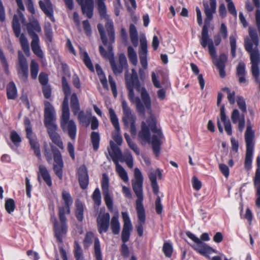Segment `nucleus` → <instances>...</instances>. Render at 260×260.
Masks as SVG:
<instances>
[{
  "instance_id": "1",
  "label": "nucleus",
  "mask_w": 260,
  "mask_h": 260,
  "mask_svg": "<svg viewBox=\"0 0 260 260\" xmlns=\"http://www.w3.org/2000/svg\"><path fill=\"white\" fill-rule=\"evenodd\" d=\"M112 47L108 46V51L102 46H99L100 54L104 58L109 59V62L114 75L117 76L126 70L125 81L126 89L128 90V98L129 101L135 104L136 110L142 117L145 115V108L151 110V99L149 93L144 87H141L138 74L135 69H132L131 75L127 74L128 64L126 58L123 54L119 56L118 63H117L112 52Z\"/></svg>"
},
{
  "instance_id": "2",
  "label": "nucleus",
  "mask_w": 260,
  "mask_h": 260,
  "mask_svg": "<svg viewBox=\"0 0 260 260\" xmlns=\"http://www.w3.org/2000/svg\"><path fill=\"white\" fill-rule=\"evenodd\" d=\"M203 5L206 18L205 24L202 28L201 38L200 40V44L204 48L208 46L209 54L213 60V63L217 68L225 67L228 57L223 53L220 54L218 57H217L216 49L213 45V40L209 37L208 26L207 25L213 19V15L216 12V0H209V4L208 2H203Z\"/></svg>"
},
{
  "instance_id": "3",
  "label": "nucleus",
  "mask_w": 260,
  "mask_h": 260,
  "mask_svg": "<svg viewBox=\"0 0 260 260\" xmlns=\"http://www.w3.org/2000/svg\"><path fill=\"white\" fill-rule=\"evenodd\" d=\"M151 113L152 110H147ZM139 139L143 142L151 143L152 148L156 157L160 154L162 140L164 135L161 129L157 127V121L155 116L151 113L146 121H143L141 124V129L138 133Z\"/></svg>"
},
{
  "instance_id": "4",
  "label": "nucleus",
  "mask_w": 260,
  "mask_h": 260,
  "mask_svg": "<svg viewBox=\"0 0 260 260\" xmlns=\"http://www.w3.org/2000/svg\"><path fill=\"white\" fill-rule=\"evenodd\" d=\"M61 84L64 98L61 105L60 127L64 133H67L70 138L75 141L77 134V126L73 120H70V113L69 107V98L71 93L70 86L66 78L62 76Z\"/></svg>"
},
{
  "instance_id": "5",
  "label": "nucleus",
  "mask_w": 260,
  "mask_h": 260,
  "mask_svg": "<svg viewBox=\"0 0 260 260\" xmlns=\"http://www.w3.org/2000/svg\"><path fill=\"white\" fill-rule=\"evenodd\" d=\"M61 195L62 199L64 202V205L58 207L59 222L56 218L53 222L55 237L59 243L63 242V237L67 233L68 226L66 214H70V207L73 204V200L69 192L63 190Z\"/></svg>"
},
{
  "instance_id": "6",
  "label": "nucleus",
  "mask_w": 260,
  "mask_h": 260,
  "mask_svg": "<svg viewBox=\"0 0 260 260\" xmlns=\"http://www.w3.org/2000/svg\"><path fill=\"white\" fill-rule=\"evenodd\" d=\"M44 123L47 129L49 137L53 144L59 148H64L63 142L59 134L57 133V125L56 121V112L53 106L47 101L44 102Z\"/></svg>"
},
{
  "instance_id": "7",
  "label": "nucleus",
  "mask_w": 260,
  "mask_h": 260,
  "mask_svg": "<svg viewBox=\"0 0 260 260\" xmlns=\"http://www.w3.org/2000/svg\"><path fill=\"white\" fill-rule=\"evenodd\" d=\"M110 145L111 151L108 150L109 155L116 165V171L120 178L125 182L128 181V177L126 171L118 164V161H125L127 166L132 168L134 166V161L132 153L129 151L126 152L122 154L119 148L112 141H110Z\"/></svg>"
},
{
  "instance_id": "8",
  "label": "nucleus",
  "mask_w": 260,
  "mask_h": 260,
  "mask_svg": "<svg viewBox=\"0 0 260 260\" xmlns=\"http://www.w3.org/2000/svg\"><path fill=\"white\" fill-rule=\"evenodd\" d=\"M43 153L47 161L51 163L53 158V169L55 175L60 179H62L64 166L62 157L59 150L52 143L45 142L43 144Z\"/></svg>"
},
{
  "instance_id": "9",
  "label": "nucleus",
  "mask_w": 260,
  "mask_h": 260,
  "mask_svg": "<svg viewBox=\"0 0 260 260\" xmlns=\"http://www.w3.org/2000/svg\"><path fill=\"white\" fill-rule=\"evenodd\" d=\"M185 234L189 239L195 243L191 247L199 253L206 256L208 259H210V257L209 255L212 253L216 252L215 250L203 242L208 241L210 240L208 233H204L202 234L200 237V239H199L190 231L186 232Z\"/></svg>"
},
{
  "instance_id": "10",
  "label": "nucleus",
  "mask_w": 260,
  "mask_h": 260,
  "mask_svg": "<svg viewBox=\"0 0 260 260\" xmlns=\"http://www.w3.org/2000/svg\"><path fill=\"white\" fill-rule=\"evenodd\" d=\"M28 34L32 39L31 48L34 53L40 58H43L44 54L39 45L40 40L38 35L36 33L41 31V27L37 20L29 22L26 24Z\"/></svg>"
},
{
  "instance_id": "11",
  "label": "nucleus",
  "mask_w": 260,
  "mask_h": 260,
  "mask_svg": "<svg viewBox=\"0 0 260 260\" xmlns=\"http://www.w3.org/2000/svg\"><path fill=\"white\" fill-rule=\"evenodd\" d=\"M254 138V132L252 130L251 125H248L245 134L246 150L244 160V167L247 171H249L252 167V157L254 147V143L253 142Z\"/></svg>"
},
{
  "instance_id": "12",
  "label": "nucleus",
  "mask_w": 260,
  "mask_h": 260,
  "mask_svg": "<svg viewBox=\"0 0 260 260\" xmlns=\"http://www.w3.org/2000/svg\"><path fill=\"white\" fill-rule=\"evenodd\" d=\"M236 101L238 106L242 114L240 115L238 109H234L231 114V120L234 124H238V130L240 132H242L245 125L244 114L247 112L246 105L244 98L242 96H237Z\"/></svg>"
},
{
  "instance_id": "13",
  "label": "nucleus",
  "mask_w": 260,
  "mask_h": 260,
  "mask_svg": "<svg viewBox=\"0 0 260 260\" xmlns=\"http://www.w3.org/2000/svg\"><path fill=\"white\" fill-rule=\"evenodd\" d=\"M70 107L74 115L78 114L77 119L80 124L87 127L90 123L91 113L85 114L83 111H80V106L79 101L76 93H73L70 99Z\"/></svg>"
},
{
  "instance_id": "14",
  "label": "nucleus",
  "mask_w": 260,
  "mask_h": 260,
  "mask_svg": "<svg viewBox=\"0 0 260 260\" xmlns=\"http://www.w3.org/2000/svg\"><path fill=\"white\" fill-rule=\"evenodd\" d=\"M135 181L133 182V189L137 199L136 201V209H144L143 205V178L140 171L136 168L135 170Z\"/></svg>"
},
{
  "instance_id": "15",
  "label": "nucleus",
  "mask_w": 260,
  "mask_h": 260,
  "mask_svg": "<svg viewBox=\"0 0 260 260\" xmlns=\"http://www.w3.org/2000/svg\"><path fill=\"white\" fill-rule=\"evenodd\" d=\"M12 28L17 38H19L20 44L24 53L28 56L30 54V49L27 39L24 34H21V26L18 16L14 15L12 20Z\"/></svg>"
},
{
  "instance_id": "16",
  "label": "nucleus",
  "mask_w": 260,
  "mask_h": 260,
  "mask_svg": "<svg viewBox=\"0 0 260 260\" xmlns=\"http://www.w3.org/2000/svg\"><path fill=\"white\" fill-rule=\"evenodd\" d=\"M24 125L26 137L29 140L31 148L34 150L36 156L40 159L41 157L40 144L36 139H33L32 137L33 134L32 126L28 117H25L24 118Z\"/></svg>"
},
{
  "instance_id": "17",
  "label": "nucleus",
  "mask_w": 260,
  "mask_h": 260,
  "mask_svg": "<svg viewBox=\"0 0 260 260\" xmlns=\"http://www.w3.org/2000/svg\"><path fill=\"white\" fill-rule=\"evenodd\" d=\"M122 108L123 110V116L122 121L125 126L130 127V132L132 135H135L136 133V116L132 114V110L128 106L125 101L122 102Z\"/></svg>"
},
{
  "instance_id": "18",
  "label": "nucleus",
  "mask_w": 260,
  "mask_h": 260,
  "mask_svg": "<svg viewBox=\"0 0 260 260\" xmlns=\"http://www.w3.org/2000/svg\"><path fill=\"white\" fill-rule=\"evenodd\" d=\"M101 187L104 196V201L110 211H112L113 207V202L109 192V180L106 174H103L101 181Z\"/></svg>"
},
{
  "instance_id": "19",
  "label": "nucleus",
  "mask_w": 260,
  "mask_h": 260,
  "mask_svg": "<svg viewBox=\"0 0 260 260\" xmlns=\"http://www.w3.org/2000/svg\"><path fill=\"white\" fill-rule=\"evenodd\" d=\"M18 67L17 73L19 77L24 82H26L28 76V66L26 57L21 52H18Z\"/></svg>"
},
{
  "instance_id": "20",
  "label": "nucleus",
  "mask_w": 260,
  "mask_h": 260,
  "mask_svg": "<svg viewBox=\"0 0 260 260\" xmlns=\"http://www.w3.org/2000/svg\"><path fill=\"white\" fill-rule=\"evenodd\" d=\"M121 214L123 221V226L121 232V240L123 243H126L129 241L131 232L133 229V225L128 213L126 212H122Z\"/></svg>"
},
{
  "instance_id": "21",
  "label": "nucleus",
  "mask_w": 260,
  "mask_h": 260,
  "mask_svg": "<svg viewBox=\"0 0 260 260\" xmlns=\"http://www.w3.org/2000/svg\"><path fill=\"white\" fill-rule=\"evenodd\" d=\"M110 215L108 212L100 213L96 219L98 232L100 234L106 233L110 225Z\"/></svg>"
},
{
  "instance_id": "22",
  "label": "nucleus",
  "mask_w": 260,
  "mask_h": 260,
  "mask_svg": "<svg viewBox=\"0 0 260 260\" xmlns=\"http://www.w3.org/2000/svg\"><path fill=\"white\" fill-rule=\"evenodd\" d=\"M256 162L257 168L256 170L253 182L256 191L255 204L256 206L260 207V155L257 156Z\"/></svg>"
},
{
  "instance_id": "23",
  "label": "nucleus",
  "mask_w": 260,
  "mask_h": 260,
  "mask_svg": "<svg viewBox=\"0 0 260 260\" xmlns=\"http://www.w3.org/2000/svg\"><path fill=\"white\" fill-rule=\"evenodd\" d=\"M77 175L80 188L82 189H86L89 184V177L87 168L85 165H82L79 168Z\"/></svg>"
},
{
  "instance_id": "24",
  "label": "nucleus",
  "mask_w": 260,
  "mask_h": 260,
  "mask_svg": "<svg viewBox=\"0 0 260 260\" xmlns=\"http://www.w3.org/2000/svg\"><path fill=\"white\" fill-rule=\"evenodd\" d=\"M39 5L41 9L46 16H47L52 22H54L55 19L53 15L54 11L53 5L50 0H43V1L41 0L39 2Z\"/></svg>"
},
{
  "instance_id": "25",
  "label": "nucleus",
  "mask_w": 260,
  "mask_h": 260,
  "mask_svg": "<svg viewBox=\"0 0 260 260\" xmlns=\"http://www.w3.org/2000/svg\"><path fill=\"white\" fill-rule=\"evenodd\" d=\"M41 177L48 187L52 186V182L51 175L47 168L43 165H40L39 166V171L37 173V179L40 183H41Z\"/></svg>"
},
{
  "instance_id": "26",
  "label": "nucleus",
  "mask_w": 260,
  "mask_h": 260,
  "mask_svg": "<svg viewBox=\"0 0 260 260\" xmlns=\"http://www.w3.org/2000/svg\"><path fill=\"white\" fill-rule=\"evenodd\" d=\"M78 4L81 6L82 13L86 14L88 18H91L94 9L93 0H82V3Z\"/></svg>"
},
{
  "instance_id": "27",
  "label": "nucleus",
  "mask_w": 260,
  "mask_h": 260,
  "mask_svg": "<svg viewBox=\"0 0 260 260\" xmlns=\"http://www.w3.org/2000/svg\"><path fill=\"white\" fill-rule=\"evenodd\" d=\"M138 218V223L136 225V229L138 235L142 237L143 235V225L145 223L146 215L144 209H136Z\"/></svg>"
},
{
  "instance_id": "28",
  "label": "nucleus",
  "mask_w": 260,
  "mask_h": 260,
  "mask_svg": "<svg viewBox=\"0 0 260 260\" xmlns=\"http://www.w3.org/2000/svg\"><path fill=\"white\" fill-rule=\"evenodd\" d=\"M245 64L244 62H239L236 69V75L238 77V81L239 83H245L246 82L245 78Z\"/></svg>"
},
{
  "instance_id": "29",
  "label": "nucleus",
  "mask_w": 260,
  "mask_h": 260,
  "mask_svg": "<svg viewBox=\"0 0 260 260\" xmlns=\"http://www.w3.org/2000/svg\"><path fill=\"white\" fill-rule=\"evenodd\" d=\"M129 34L132 45L134 47H137L139 44L138 32L134 24L131 23L129 25Z\"/></svg>"
},
{
  "instance_id": "30",
  "label": "nucleus",
  "mask_w": 260,
  "mask_h": 260,
  "mask_svg": "<svg viewBox=\"0 0 260 260\" xmlns=\"http://www.w3.org/2000/svg\"><path fill=\"white\" fill-rule=\"evenodd\" d=\"M7 97L8 100H14L17 95V90L14 82H10L6 88Z\"/></svg>"
},
{
  "instance_id": "31",
  "label": "nucleus",
  "mask_w": 260,
  "mask_h": 260,
  "mask_svg": "<svg viewBox=\"0 0 260 260\" xmlns=\"http://www.w3.org/2000/svg\"><path fill=\"white\" fill-rule=\"evenodd\" d=\"M110 227L112 233L117 235H118L120 231V224L118 219V216L117 215H114L112 216L111 222Z\"/></svg>"
},
{
  "instance_id": "32",
  "label": "nucleus",
  "mask_w": 260,
  "mask_h": 260,
  "mask_svg": "<svg viewBox=\"0 0 260 260\" xmlns=\"http://www.w3.org/2000/svg\"><path fill=\"white\" fill-rule=\"evenodd\" d=\"M95 69L103 88L105 89L108 90L109 87L107 83V80L102 69L99 64H96L95 65Z\"/></svg>"
},
{
  "instance_id": "33",
  "label": "nucleus",
  "mask_w": 260,
  "mask_h": 260,
  "mask_svg": "<svg viewBox=\"0 0 260 260\" xmlns=\"http://www.w3.org/2000/svg\"><path fill=\"white\" fill-rule=\"evenodd\" d=\"M109 113L110 115V120L112 125L114 127L117 132H119L120 129L119 121L114 110L112 108H110L109 109Z\"/></svg>"
},
{
  "instance_id": "34",
  "label": "nucleus",
  "mask_w": 260,
  "mask_h": 260,
  "mask_svg": "<svg viewBox=\"0 0 260 260\" xmlns=\"http://www.w3.org/2000/svg\"><path fill=\"white\" fill-rule=\"evenodd\" d=\"M105 1L106 0H95L99 13L102 18H106L107 15V8L105 3Z\"/></svg>"
},
{
  "instance_id": "35",
  "label": "nucleus",
  "mask_w": 260,
  "mask_h": 260,
  "mask_svg": "<svg viewBox=\"0 0 260 260\" xmlns=\"http://www.w3.org/2000/svg\"><path fill=\"white\" fill-rule=\"evenodd\" d=\"M74 254L76 260H85L82 248L76 241L74 242Z\"/></svg>"
},
{
  "instance_id": "36",
  "label": "nucleus",
  "mask_w": 260,
  "mask_h": 260,
  "mask_svg": "<svg viewBox=\"0 0 260 260\" xmlns=\"http://www.w3.org/2000/svg\"><path fill=\"white\" fill-rule=\"evenodd\" d=\"M105 27L109 38L110 42L113 43L115 41V30L113 23L107 22L105 24Z\"/></svg>"
},
{
  "instance_id": "37",
  "label": "nucleus",
  "mask_w": 260,
  "mask_h": 260,
  "mask_svg": "<svg viewBox=\"0 0 260 260\" xmlns=\"http://www.w3.org/2000/svg\"><path fill=\"white\" fill-rule=\"evenodd\" d=\"M94 257L96 260H103L100 242L98 237L94 240Z\"/></svg>"
},
{
  "instance_id": "38",
  "label": "nucleus",
  "mask_w": 260,
  "mask_h": 260,
  "mask_svg": "<svg viewBox=\"0 0 260 260\" xmlns=\"http://www.w3.org/2000/svg\"><path fill=\"white\" fill-rule=\"evenodd\" d=\"M127 56L130 62L136 66L138 62L137 55L136 51L131 46L127 47Z\"/></svg>"
},
{
  "instance_id": "39",
  "label": "nucleus",
  "mask_w": 260,
  "mask_h": 260,
  "mask_svg": "<svg viewBox=\"0 0 260 260\" xmlns=\"http://www.w3.org/2000/svg\"><path fill=\"white\" fill-rule=\"evenodd\" d=\"M91 142L94 150L97 151L99 148L100 137L98 132H92L90 135Z\"/></svg>"
},
{
  "instance_id": "40",
  "label": "nucleus",
  "mask_w": 260,
  "mask_h": 260,
  "mask_svg": "<svg viewBox=\"0 0 260 260\" xmlns=\"http://www.w3.org/2000/svg\"><path fill=\"white\" fill-rule=\"evenodd\" d=\"M30 76L32 79H36L39 71V66L37 62L32 59L30 64Z\"/></svg>"
},
{
  "instance_id": "41",
  "label": "nucleus",
  "mask_w": 260,
  "mask_h": 260,
  "mask_svg": "<svg viewBox=\"0 0 260 260\" xmlns=\"http://www.w3.org/2000/svg\"><path fill=\"white\" fill-rule=\"evenodd\" d=\"M81 57L86 67L91 72H94V67L88 53L86 51L83 52L81 54Z\"/></svg>"
},
{
  "instance_id": "42",
  "label": "nucleus",
  "mask_w": 260,
  "mask_h": 260,
  "mask_svg": "<svg viewBox=\"0 0 260 260\" xmlns=\"http://www.w3.org/2000/svg\"><path fill=\"white\" fill-rule=\"evenodd\" d=\"M256 8L255 21L258 31L260 32V0H252Z\"/></svg>"
},
{
  "instance_id": "43",
  "label": "nucleus",
  "mask_w": 260,
  "mask_h": 260,
  "mask_svg": "<svg viewBox=\"0 0 260 260\" xmlns=\"http://www.w3.org/2000/svg\"><path fill=\"white\" fill-rule=\"evenodd\" d=\"M84 207L82 203L76 204V209L75 211V215L77 220L81 222L83 220Z\"/></svg>"
},
{
  "instance_id": "44",
  "label": "nucleus",
  "mask_w": 260,
  "mask_h": 260,
  "mask_svg": "<svg viewBox=\"0 0 260 260\" xmlns=\"http://www.w3.org/2000/svg\"><path fill=\"white\" fill-rule=\"evenodd\" d=\"M44 33L47 41L51 43L53 40V34L52 26L49 22L46 24L44 26Z\"/></svg>"
},
{
  "instance_id": "45",
  "label": "nucleus",
  "mask_w": 260,
  "mask_h": 260,
  "mask_svg": "<svg viewBox=\"0 0 260 260\" xmlns=\"http://www.w3.org/2000/svg\"><path fill=\"white\" fill-rule=\"evenodd\" d=\"M162 251L167 257H171L173 252L172 244L169 242H165L162 246Z\"/></svg>"
},
{
  "instance_id": "46",
  "label": "nucleus",
  "mask_w": 260,
  "mask_h": 260,
  "mask_svg": "<svg viewBox=\"0 0 260 260\" xmlns=\"http://www.w3.org/2000/svg\"><path fill=\"white\" fill-rule=\"evenodd\" d=\"M5 207L6 210L8 213L11 214L14 212L16 208L14 200L10 198L6 199L5 201Z\"/></svg>"
},
{
  "instance_id": "47",
  "label": "nucleus",
  "mask_w": 260,
  "mask_h": 260,
  "mask_svg": "<svg viewBox=\"0 0 260 260\" xmlns=\"http://www.w3.org/2000/svg\"><path fill=\"white\" fill-rule=\"evenodd\" d=\"M10 139L14 145L18 147L21 142V138L18 134L15 131H13L10 134Z\"/></svg>"
},
{
  "instance_id": "48",
  "label": "nucleus",
  "mask_w": 260,
  "mask_h": 260,
  "mask_svg": "<svg viewBox=\"0 0 260 260\" xmlns=\"http://www.w3.org/2000/svg\"><path fill=\"white\" fill-rule=\"evenodd\" d=\"M0 60L4 68L5 73L7 75L9 73V64L6 57L2 49L0 48Z\"/></svg>"
},
{
  "instance_id": "49",
  "label": "nucleus",
  "mask_w": 260,
  "mask_h": 260,
  "mask_svg": "<svg viewBox=\"0 0 260 260\" xmlns=\"http://www.w3.org/2000/svg\"><path fill=\"white\" fill-rule=\"evenodd\" d=\"M92 199L94 204L96 206H99L101 203V194L100 189L97 187L94 190Z\"/></svg>"
},
{
  "instance_id": "50",
  "label": "nucleus",
  "mask_w": 260,
  "mask_h": 260,
  "mask_svg": "<svg viewBox=\"0 0 260 260\" xmlns=\"http://www.w3.org/2000/svg\"><path fill=\"white\" fill-rule=\"evenodd\" d=\"M97 27L100 35L102 42L105 46H106L108 44V39L106 35L104 28L101 24H99Z\"/></svg>"
},
{
  "instance_id": "51",
  "label": "nucleus",
  "mask_w": 260,
  "mask_h": 260,
  "mask_svg": "<svg viewBox=\"0 0 260 260\" xmlns=\"http://www.w3.org/2000/svg\"><path fill=\"white\" fill-rule=\"evenodd\" d=\"M230 43L231 46V53L233 58L236 55V39L234 36L230 37Z\"/></svg>"
},
{
  "instance_id": "52",
  "label": "nucleus",
  "mask_w": 260,
  "mask_h": 260,
  "mask_svg": "<svg viewBox=\"0 0 260 260\" xmlns=\"http://www.w3.org/2000/svg\"><path fill=\"white\" fill-rule=\"evenodd\" d=\"M140 48L139 53L147 54V42L145 37H142L140 40Z\"/></svg>"
},
{
  "instance_id": "53",
  "label": "nucleus",
  "mask_w": 260,
  "mask_h": 260,
  "mask_svg": "<svg viewBox=\"0 0 260 260\" xmlns=\"http://www.w3.org/2000/svg\"><path fill=\"white\" fill-rule=\"evenodd\" d=\"M108 80L113 96L116 98L117 95L116 82L111 75H109Z\"/></svg>"
},
{
  "instance_id": "54",
  "label": "nucleus",
  "mask_w": 260,
  "mask_h": 260,
  "mask_svg": "<svg viewBox=\"0 0 260 260\" xmlns=\"http://www.w3.org/2000/svg\"><path fill=\"white\" fill-rule=\"evenodd\" d=\"M94 234L92 232H87L86 233L85 238L83 240V244L84 246H88L92 243Z\"/></svg>"
},
{
  "instance_id": "55",
  "label": "nucleus",
  "mask_w": 260,
  "mask_h": 260,
  "mask_svg": "<svg viewBox=\"0 0 260 260\" xmlns=\"http://www.w3.org/2000/svg\"><path fill=\"white\" fill-rule=\"evenodd\" d=\"M155 211L157 214H161L162 212L163 206L161 202V199L157 196L155 201Z\"/></svg>"
},
{
  "instance_id": "56",
  "label": "nucleus",
  "mask_w": 260,
  "mask_h": 260,
  "mask_svg": "<svg viewBox=\"0 0 260 260\" xmlns=\"http://www.w3.org/2000/svg\"><path fill=\"white\" fill-rule=\"evenodd\" d=\"M83 27L85 34L87 36L90 37L91 35V28L90 24L88 20H85L82 22Z\"/></svg>"
},
{
  "instance_id": "57",
  "label": "nucleus",
  "mask_w": 260,
  "mask_h": 260,
  "mask_svg": "<svg viewBox=\"0 0 260 260\" xmlns=\"http://www.w3.org/2000/svg\"><path fill=\"white\" fill-rule=\"evenodd\" d=\"M39 80L43 86L48 85V75L44 72H41L39 76Z\"/></svg>"
},
{
  "instance_id": "58",
  "label": "nucleus",
  "mask_w": 260,
  "mask_h": 260,
  "mask_svg": "<svg viewBox=\"0 0 260 260\" xmlns=\"http://www.w3.org/2000/svg\"><path fill=\"white\" fill-rule=\"evenodd\" d=\"M42 92L45 99H50L52 92L50 85H47L42 86Z\"/></svg>"
},
{
  "instance_id": "59",
  "label": "nucleus",
  "mask_w": 260,
  "mask_h": 260,
  "mask_svg": "<svg viewBox=\"0 0 260 260\" xmlns=\"http://www.w3.org/2000/svg\"><path fill=\"white\" fill-rule=\"evenodd\" d=\"M192 184L193 189L197 191L199 190L202 187V182L196 176L192 177Z\"/></svg>"
},
{
  "instance_id": "60",
  "label": "nucleus",
  "mask_w": 260,
  "mask_h": 260,
  "mask_svg": "<svg viewBox=\"0 0 260 260\" xmlns=\"http://www.w3.org/2000/svg\"><path fill=\"white\" fill-rule=\"evenodd\" d=\"M25 3L28 12L32 15L35 14L36 11L32 0H25Z\"/></svg>"
},
{
  "instance_id": "61",
  "label": "nucleus",
  "mask_w": 260,
  "mask_h": 260,
  "mask_svg": "<svg viewBox=\"0 0 260 260\" xmlns=\"http://www.w3.org/2000/svg\"><path fill=\"white\" fill-rule=\"evenodd\" d=\"M67 150L69 155L73 160L75 159V147L74 145L70 142H69L67 144Z\"/></svg>"
},
{
  "instance_id": "62",
  "label": "nucleus",
  "mask_w": 260,
  "mask_h": 260,
  "mask_svg": "<svg viewBox=\"0 0 260 260\" xmlns=\"http://www.w3.org/2000/svg\"><path fill=\"white\" fill-rule=\"evenodd\" d=\"M219 169L221 172V173L225 177H228L229 176V169L228 167L224 164H221L219 165Z\"/></svg>"
},
{
  "instance_id": "63",
  "label": "nucleus",
  "mask_w": 260,
  "mask_h": 260,
  "mask_svg": "<svg viewBox=\"0 0 260 260\" xmlns=\"http://www.w3.org/2000/svg\"><path fill=\"white\" fill-rule=\"evenodd\" d=\"M227 7L229 12L234 16L236 17L237 13L234 3H227Z\"/></svg>"
},
{
  "instance_id": "64",
  "label": "nucleus",
  "mask_w": 260,
  "mask_h": 260,
  "mask_svg": "<svg viewBox=\"0 0 260 260\" xmlns=\"http://www.w3.org/2000/svg\"><path fill=\"white\" fill-rule=\"evenodd\" d=\"M219 33L224 39L227 38L228 35L227 27L226 25L223 23H221V24L219 29Z\"/></svg>"
}]
</instances>
